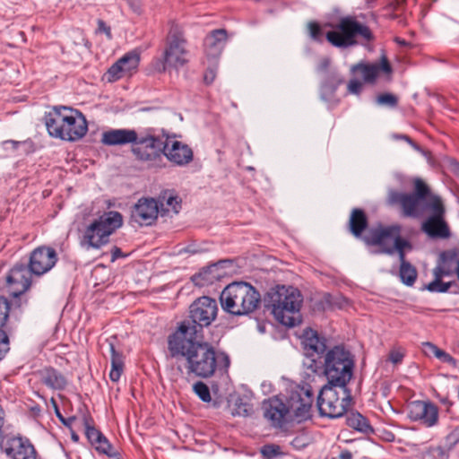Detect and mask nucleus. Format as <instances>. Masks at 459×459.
<instances>
[{"instance_id": "54", "label": "nucleus", "mask_w": 459, "mask_h": 459, "mask_svg": "<svg viewBox=\"0 0 459 459\" xmlns=\"http://www.w3.org/2000/svg\"><path fill=\"white\" fill-rule=\"evenodd\" d=\"M403 359V354L398 351H392L389 354V359L394 364H398V363L402 362Z\"/></svg>"}, {"instance_id": "49", "label": "nucleus", "mask_w": 459, "mask_h": 459, "mask_svg": "<svg viewBox=\"0 0 459 459\" xmlns=\"http://www.w3.org/2000/svg\"><path fill=\"white\" fill-rule=\"evenodd\" d=\"M4 422V411L0 406V451H3L5 442H6V439L9 437V436L5 435L3 430Z\"/></svg>"}, {"instance_id": "17", "label": "nucleus", "mask_w": 459, "mask_h": 459, "mask_svg": "<svg viewBox=\"0 0 459 459\" xmlns=\"http://www.w3.org/2000/svg\"><path fill=\"white\" fill-rule=\"evenodd\" d=\"M264 417L275 429H282L288 423L293 422L285 401L273 396L263 403Z\"/></svg>"}, {"instance_id": "62", "label": "nucleus", "mask_w": 459, "mask_h": 459, "mask_svg": "<svg viewBox=\"0 0 459 459\" xmlns=\"http://www.w3.org/2000/svg\"><path fill=\"white\" fill-rule=\"evenodd\" d=\"M441 402L448 406L452 405V403L448 402L447 398L442 399Z\"/></svg>"}, {"instance_id": "59", "label": "nucleus", "mask_w": 459, "mask_h": 459, "mask_svg": "<svg viewBox=\"0 0 459 459\" xmlns=\"http://www.w3.org/2000/svg\"><path fill=\"white\" fill-rule=\"evenodd\" d=\"M340 459H352V454L349 450H344L341 453Z\"/></svg>"}, {"instance_id": "31", "label": "nucleus", "mask_w": 459, "mask_h": 459, "mask_svg": "<svg viewBox=\"0 0 459 459\" xmlns=\"http://www.w3.org/2000/svg\"><path fill=\"white\" fill-rule=\"evenodd\" d=\"M42 384L53 390H64L67 385L65 377L52 367H46L37 372Z\"/></svg>"}, {"instance_id": "53", "label": "nucleus", "mask_w": 459, "mask_h": 459, "mask_svg": "<svg viewBox=\"0 0 459 459\" xmlns=\"http://www.w3.org/2000/svg\"><path fill=\"white\" fill-rule=\"evenodd\" d=\"M331 65V59L327 56L321 58L317 65L318 72H325Z\"/></svg>"}, {"instance_id": "64", "label": "nucleus", "mask_w": 459, "mask_h": 459, "mask_svg": "<svg viewBox=\"0 0 459 459\" xmlns=\"http://www.w3.org/2000/svg\"><path fill=\"white\" fill-rule=\"evenodd\" d=\"M185 251H186V252H188V253H192V254L196 253V251H195V250H192V249H190V247L186 248V249H185Z\"/></svg>"}, {"instance_id": "13", "label": "nucleus", "mask_w": 459, "mask_h": 459, "mask_svg": "<svg viewBox=\"0 0 459 459\" xmlns=\"http://www.w3.org/2000/svg\"><path fill=\"white\" fill-rule=\"evenodd\" d=\"M430 215L422 222L421 230L432 239H446L451 236L450 229L445 220L446 208L439 195L430 196L426 203Z\"/></svg>"}, {"instance_id": "36", "label": "nucleus", "mask_w": 459, "mask_h": 459, "mask_svg": "<svg viewBox=\"0 0 459 459\" xmlns=\"http://www.w3.org/2000/svg\"><path fill=\"white\" fill-rule=\"evenodd\" d=\"M346 423L349 427L357 431L368 434L373 432L368 420L359 412H351L346 417Z\"/></svg>"}, {"instance_id": "47", "label": "nucleus", "mask_w": 459, "mask_h": 459, "mask_svg": "<svg viewBox=\"0 0 459 459\" xmlns=\"http://www.w3.org/2000/svg\"><path fill=\"white\" fill-rule=\"evenodd\" d=\"M280 447L275 445H265L262 447L261 453L266 459H272L279 454Z\"/></svg>"}, {"instance_id": "6", "label": "nucleus", "mask_w": 459, "mask_h": 459, "mask_svg": "<svg viewBox=\"0 0 459 459\" xmlns=\"http://www.w3.org/2000/svg\"><path fill=\"white\" fill-rule=\"evenodd\" d=\"M123 215L117 211L103 212L85 228L82 245L100 249L109 242V237L123 226Z\"/></svg>"}, {"instance_id": "63", "label": "nucleus", "mask_w": 459, "mask_h": 459, "mask_svg": "<svg viewBox=\"0 0 459 459\" xmlns=\"http://www.w3.org/2000/svg\"><path fill=\"white\" fill-rule=\"evenodd\" d=\"M72 439H73L74 441H78V440H79V437H78V435H77V434H75V433H72Z\"/></svg>"}, {"instance_id": "5", "label": "nucleus", "mask_w": 459, "mask_h": 459, "mask_svg": "<svg viewBox=\"0 0 459 459\" xmlns=\"http://www.w3.org/2000/svg\"><path fill=\"white\" fill-rule=\"evenodd\" d=\"M354 359L342 346H334L323 356L322 367L328 384L345 387L353 376Z\"/></svg>"}, {"instance_id": "39", "label": "nucleus", "mask_w": 459, "mask_h": 459, "mask_svg": "<svg viewBox=\"0 0 459 459\" xmlns=\"http://www.w3.org/2000/svg\"><path fill=\"white\" fill-rule=\"evenodd\" d=\"M433 274L435 279L426 286V289L430 292H446L449 290L451 283L443 282L441 279L446 276L436 270H433Z\"/></svg>"}, {"instance_id": "15", "label": "nucleus", "mask_w": 459, "mask_h": 459, "mask_svg": "<svg viewBox=\"0 0 459 459\" xmlns=\"http://www.w3.org/2000/svg\"><path fill=\"white\" fill-rule=\"evenodd\" d=\"M306 360L304 365L314 373H318L322 367L323 356L327 351L326 339L311 328L304 330L301 335Z\"/></svg>"}, {"instance_id": "41", "label": "nucleus", "mask_w": 459, "mask_h": 459, "mask_svg": "<svg viewBox=\"0 0 459 459\" xmlns=\"http://www.w3.org/2000/svg\"><path fill=\"white\" fill-rule=\"evenodd\" d=\"M307 29L309 36L314 41L318 43H322L324 41L325 33L323 31V28L317 22H308Z\"/></svg>"}, {"instance_id": "34", "label": "nucleus", "mask_w": 459, "mask_h": 459, "mask_svg": "<svg viewBox=\"0 0 459 459\" xmlns=\"http://www.w3.org/2000/svg\"><path fill=\"white\" fill-rule=\"evenodd\" d=\"M368 225V217L365 212L359 208H354L350 216L349 229L356 238H363L362 233Z\"/></svg>"}, {"instance_id": "50", "label": "nucleus", "mask_w": 459, "mask_h": 459, "mask_svg": "<svg viewBox=\"0 0 459 459\" xmlns=\"http://www.w3.org/2000/svg\"><path fill=\"white\" fill-rule=\"evenodd\" d=\"M98 28L96 30L97 33H103L106 35L108 39H112L113 36L111 33V28L107 25V23L99 19L97 21Z\"/></svg>"}, {"instance_id": "25", "label": "nucleus", "mask_w": 459, "mask_h": 459, "mask_svg": "<svg viewBox=\"0 0 459 459\" xmlns=\"http://www.w3.org/2000/svg\"><path fill=\"white\" fill-rule=\"evenodd\" d=\"M139 63L140 53L137 50L127 52L109 67L108 70V80L115 81L121 78L124 74L136 69Z\"/></svg>"}, {"instance_id": "48", "label": "nucleus", "mask_w": 459, "mask_h": 459, "mask_svg": "<svg viewBox=\"0 0 459 459\" xmlns=\"http://www.w3.org/2000/svg\"><path fill=\"white\" fill-rule=\"evenodd\" d=\"M362 87L363 83L360 81L352 79L349 82L347 89L349 93L359 95L362 91Z\"/></svg>"}, {"instance_id": "16", "label": "nucleus", "mask_w": 459, "mask_h": 459, "mask_svg": "<svg viewBox=\"0 0 459 459\" xmlns=\"http://www.w3.org/2000/svg\"><path fill=\"white\" fill-rule=\"evenodd\" d=\"M166 142L159 136L147 134L138 136L134 143L132 152L137 160L150 162L152 166H158L162 160Z\"/></svg>"}, {"instance_id": "11", "label": "nucleus", "mask_w": 459, "mask_h": 459, "mask_svg": "<svg viewBox=\"0 0 459 459\" xmlns=\"http://www.w3.org/2000/svg\"><path fill=\"white\" fill-rule=\"evenodd\" d=\"M187 62L186 39L178 25H172L167 37L162 58L152 63L156 72L163 73L167 68H179Z\"/></svg>"}, {"instance_id": "20", "label": "nucleus", "mask_w": 459, "mask_h": 459, "mask_svg": "<svg viewBox=\"0 0 459 459\" xmlns=\"http://www.w3.org/2000/svg\"><path fill=\"white\" fill-rule=\"evenodd\" d=\"M31 274L28 265L16 264L5 277L6 291L14 298L27 291L31 285Z\"/></svg>"}, {"instance_id": "4", "label": "nucleus", "mask_w": 459, "mask_h": 459, "mask_svg": "<svg viewBox=\"0 0 459 459\" xmlns=\"http://www.w3.org/2000/svg\"><path fill=\"white\" fill-rule=\"evenodd\" d=\"M220 301L225 312L233 316H245L259 307L261 295L250 283L234 281L224 288Z\"/></svg>"}, {"instance_id": "44", "label": "nucleus", "mask_w": 459, "mask_h": 459, "mask_svg": "<svg viewBox=\"0 0 459 459\" xmlns=\"http://www.w3.org/2000/svg\"><path fill=\"white\" fill-rule=\"evenodd\" d=\"M377 103L380 106L395 108L398 104V98L392 93H383L377 97Z\"/></svg>"}, {"instance_id": "33", "label": "nucleus", "mask_w": 459, "mask_h": 459, "mask_svg": "<svg viewBox=\"0 0 459 459\" xmlns=\"http://www.w3.org/2000/svg\"><path fill=\"white\" fill-rule=\"evenodd\" d=\"M110 351L111 369L109 372V378L113 382H118L124 372L125 358L122 352L116 350L115 345L111 340H108Z\"/></svg>"}, {"instance_id": "29", "label": "nucleus", "mask_w": 459, "mask_h": 459, "mask_svg": "<svg viewBox=\"0 0 459 459\" xmlns=\"http://www.w3.org/2000/svg\"><path fill=\"white\" fill-rule=\"evenodd\" d=\"M343 82V78L337 71L329 72L320 86L321 99L329 103H337L338 100L335 97V92Z\"/></svg>"}, {"instance_id": "57", "label": "nucleus", "mask_w": 459, "mask_h": 459, "mask_svg": "<svg viewBox=\"0 0 459 459\" xmlns=\"http://www.w3.org/2000/svg\"><path fill=\"white\" fill-rule=\"evenodd\" d=\"M393 138L396 139V140L405 141L408 143H411V138L409 137L408 135H406V134H394Z\"/></svg>"}, {"instance_id": "19", "label": "nucleus", "mask_w": 459, "mask_h": 459, "mask_svg": "<svg viewBox=\"0 0 459 459\" xmlns=\"http://www.w3.org/2000/svg\"><path fill=\"white\" fill-rule=\"evenodd\" d=\"M57 260V253L53 247L41 246L30 253L28 266L32 274L41 276L49 272Z\"/></svg>"}, {"instance_id": "28", "label": "nucleus", "mask_w": 459, "mask_h": 459, "mask_svg": "<svg viewBox=\"0 0 459 459\" xmlns=\"http://www.w3.org/2000/svg\"><path fill=\"white\" fill-rule=\"evenodd\" d=\"M137 141V133L134 129H110L102 133L101 143L108 146L126 145Z\"/></svg>"}, {"instance_id": "18", "label": "nucleus", "mask_w": 459, "mask_h": 459, "mask_svg": "<svg viewBox=\"0 0 459 459\" xmlns=\"http://www.w3.org/2000/svg\"><path fill=\"white\" fill-rule=\"evenodd\" d=\"M160 214L159 201L153 197H141L131 210V220L140 226H152Z\"/></svg>"}, {"instance_id": "40", "label": "nucleus", "mask_w": 459, "mask_h": 459, "mask_svg": "<svg viewBox=\"0 0 459 459\" xmlns=\"http://www.w3.org/2000/svg\"><path fill=\"white\" fill-rule=\"evenodd\" d=\"M11 302L4 296H0V331L5 325L10 314Z\"/></svg>"}, {"instance_id": "35", "label": "nucleus", "mask_w": 459, "mask_h": 459, "mask_svg": "<svg viewBox=\"0 0 459 459\" xmlns=\"http://www.w3.org/2000/svg\"><path fill=\"white\" fill-rule=\"evenodd\" d=\"M405 252H403V256L398 255L400 261L399 275L402 282L407 286H412L417 279L416 268L405 259Z\"/></svg>"}, {"instance_id": "1", "label": "nucleus", "mask_w": 459, "mask_h": 459, "mask_svg": "<svg viewBox=\"0 0 459 459\" xmlns=\"http://www.w3.org/2000/svg\"><path fill=\"white\" fill-rule=\"evenodd\" d=\"M172 332L167 338L169 356L172 359H185L188 373L201 378L213 377L217 371H226L230 364V357L217 351L208 342L198 337H184V330Z\"/></svg>"}, {"instance_id": "32", "label": "nucleus", "mask_w": 459, "mask_h": 459, "mask_svg": "<svg viewBox=\"0 0 459 459\" xmlns=\"http://www.w3.org/2000/svg\"><path fill=\"white\" fill-rule=\"evenodd\" d=\"M156 201H159L161 216L168 215L170 212L178 213L181 209V199L169 190L161 192Z\"/></svg>"}, {"instance_id": "37", "label": "nucleus", "mask_w": 459, "mask_h": 459, "mask_svg": "<svg viewBox=\"0 0 459 459\" xmlns=\"http://www.w3.org/2000/svg\"><path fill=\"white\" fill-rule=\"evenodd\" d=\"M425 346L429 349V351L432 352L433 355L440 361L448 364L453 368L459 371V361L452 357L449 353L439 349L437 345L431 342H426Z\"/></svg>"}, {"instance_id": "27", "label": "nucleus", "mask_w": 459, "mask_h": 459, "mask_svg": "<svg viewBox=\"0 0 459 459\" xmlns=\"http://www.w3.org/2000/svg\"><path fill=\"white\" fill-rule=\"evenodd\" d=\"M437 272L445 276L459 275V249L451 248L441 252L438 255Z\"/></svg>"}, {"instance_id": "42", "label": "nucleus", "mask_w": 459, "mask_h": 459, "mask_svg": "<svg viewBox=\"0 0 459 459\" xmlns=\"http://www.w3.org/2000/svg\"><path fill=\"white\" fill-rule=\"evenodd\" d=\"M194 392L203 402L211 401L210 389L206 384L202 381L196 382L193 386Z\"/></svg>"}, {"instance_id": "2", "label": "nucleus", "mask_w": 459, "mask_h": 459, "mask_svg": "<svg viewBox=\"0 0 459 459\" xmlns=\"http://www.w3.org/2000/svg\"><path fill=\"white\" fill-rule=\"evenodd\" d=\"M48 134L64 141L75 142L88 132V123L84 115L66 106L53 107L44 117Z\"/></svg>"}, {"instance_id": "52", "label": "nucleus", "mask_w": 459, "mask_h": 459, "mask_svg": "<svg viewBox=\"0 0 459 459\" xmlns=\"http://www.w3.org/2000/svg\"><path fill=\"white\" fill-rule=\"evenodd\" d=\"M56 417L59 419V420L66 427H71L72 423L75 420V417H69L65 418L61 412L58 411V409H56Z\"/></svg>"}, {"instance_id": "21", "label": "nucleus", "mask_w": 459, "mask_h": 459, "mask_svg": "<svg viewBox=\"0 0 459 459\" xmlns=\"http://www.w3.org/2000/svg\"><path fill=\"white\" fill-rule=\"evenodd\" d=\"M407 411L412 421H420L427 428L434 427L438 422V408L429 401H412L408 404Z\"/></svg>"}, {"instance_id": "10", "label": "nucleus", "mask_w": 459, "mask_h": 459, "mask_svg": "<svg viewBox=\"0 0 459 459\" xmlns=\"http://www.w3.org/2000/svg\"><path fill=\"white\" fill-rule=\"evenodd\" d=\"M365 41L374 39L368 26L359 22L355 16H345L333 26V30L325 33V39L333 47L347 48L357 44V38Z\"/></svg>"}, {"instance_id": "7", "label": "nucleus", "mask_w": 459, "mask_h": 459, "mask_svg": "<svg viewBox=\"0 0 459 459\" xmlns=\"http://www.w3.org/2000/svg\"><path fill=\"white\" fill-rule=\"evenodd\" d=\"M433 195L425 182L417 178L414 181L413 192L405 193L390 190L387 202L390 205H398L403 217L418 219L428 211L426 203Z\"/></svg>"}, {"instance_id": "45", "label": "nucleus", "mask_w": 459, "mask_h": 459, "mask_svg": "<svg viewBox=\"0 0 459 459\" xmlns=\"http://www.w3.org/2000/svg\"><path fill=\"white\" fill-rule=\"evenodd\" d=\"M459 443V425L454 428L445 437L444 445L452 451Z\"/></svg>"}, {"instance_id": "56", "label": "nucleus", "mask_w": 459, "mask_h": 459, "mask_svg": "<svg viewBox=\"0 0 459 459\" xmlns=\"http://www.w3.org/2000/svg\"><path fill=\"white\" fill-rule=\"evenodd\" d=\"M215 78V72L213 69H209L205 72L204 80L207 84L212 83L214 81Z\"/></svg>"}, {"instance_id": "55", "label": "nucleus", "mask_w": 459, "mask_h": 459, "mask_svg": "<svg viewBox=\"0 0 459 459\" xmlns=\"http://www.w3.org/2000/svg\"><path fill=\"white\" fill-rule=\"evenodd\" d=\"M126 255H125L121 248L118 247H113L111 249V262H115L118 258L126 257Z\"/></svg>"}, {"instance_id": "3", "label": "nucleus", "mask_w": 459, "mask_h": 459, "mask_svg": "<svg viewBox=\"0 0 459 459\" xmlns=\"http://www.w3.org/2000/svg\"><path fill=\"white\" fill-rule=\"evenodd\" d=\"M302 301L300 291L291 286H276L264 297L265 307L271 309L279 323L288 327H293L301 322Z\"/></svg>"}, {"instance_id": "23", "label": "nucleus", "mask_w": 459, "mask_h": 459, "mask_svg": "<svg viewBox=\"0 0 459 459\" xmlns=\"http://www.w3.org/2000/svg\"><path fill=\"white\" fill-rule=\"evenodd\" d=\"M166 148H164L163 156L168 160L178 166H185L190 163L194 159L192 149L186 143L166 137Z\"/></svg>"}, {"instance_id": "60", "label": "nucleus", "mask_w": 459, "mask_h": 459, "mask_svg": "<svg viewBox=\"0 0 459 459\" xmlns=\"http://www.w3.org/2000/svg\"><path fill=\"white\" fill-rule=\"evenodd\" d=\"M202 274H198V275H195L193 277V281L195 282V284H198V285H202L203 283H201L200 281H198V280L201 278Z\"/></svg>"}, {"instance_id": "26", "label": "nucleus", "mask_w": 459, "mask_h": 459, "mask_svg": "<svg viewBox=\"0 0 459 459\" xmlns=\"http://www.w3.org/2000/svg\"><path fill=\"white\" fill-rule=\"evenodd\" d=\"M228 33L224 29L212 30L204 40V53L208 58L218 59L227 43Z\"/></svg>"}, {"instance_id": "58", "label": "nucleus", "mask_w": 459, "mask_h": 459, "mask_svg": "<svg viewBox=\"0 0 459 459\" xmlns=\"http://www.w3.org/2000/svg\"><path fill=\"white\" fill-rule=\"evenodd\" d=\"M409 144L418 152H420L424 155H426V152L419 145L417 144L415 142L412 141V139L411 140V143H409Z\"/></svg>"}, {"instance_id": "14", "label": "nucleus", "mask_w": 459, "mask_h": 459, "mask_svg": "<svg viewBox=\"0 0 459 459\" xmlns=\"http://www.w3.org/2000/svg\"><path fill=\"white\" fill-rule=\"evenodd\" d=\"M285 402L293 421L301 423L311 419L314 392L310 385L295 386L290 390Z\"/></svg>"}, {"instance_id": "38", "label": "nucleus", "mask_w": 459, "mask_h": 459, "mask_svg": "<svg viewBox=\"0 0 459 459\" xmlns=\"http://www.w3.org/2000/svg\"><path fill=\"white\" fill-rule=\"evenodd\" d=\"M450 450L444 444L430 446L420 455V459H449Z\"/></svg>"}, {"instance_id": "9", "label": "nucleus", "mask_w": 459, "mask_h": 459, "mask_svg": "<svg viewBox=\"0 0 459 459\" xmlns=\"http://www.w3.org/2000/svg\"><path fill=\"white\" fill-rule=\"evenodd\" d=\"M402 226L398 223L378 226L370 230L369 233L362 238L368 246L379 247L381 253L403 256V252L412 249L411 243L402 237Z\"/></svg>"}, {"instance_id": "46", "label": "nucleus", "mask_w": 459, "mask_h": 459, "mask_svg": "<svg viewBox=\"0 0 459 459\" xmlns=\"http://www.w3.org/2000/svg\"><path fill=\"white\" fill-rule=\"evenodd\" d=\"M9 350V337L4 331H0V360L4 359Z\"/></svg>"}, {"instance_id": "24", "label": "nucleus", "mask_w": 459, "mask_h": 459, "mask_svg": "<svg viewBox=\"0 0 459 459\" xmlns=\"http://www.w3.org/2000/svg\"><path fill=\"white\" fill-rule=\"evenodd\" d=\"M392 66L385 56H382L380 63H358L351 67V72H360L364 82L374 84L380 72L392 74Z\"/></svg>"}, {"instance_id": "43", "label": "nucleus", "mask_w": 459, "mask_h": 459, "mask_svg": "<svg viewBox=\"0 0 459 459\" xmlns=\"http://www.w3.org/2000/svg\"><path fill=\"white\" fill-rule=\"evenodd\" d=\"M251 411L249 403L244 402L241 398H238L234 403V408L232 411L233 416H247Z\"/></svg>"}, {"instance_id": "12", "label": "nucleus", "mask_w": 459, "mask_h": 459, "mask_svg": "<svg viewBox=\"0 0 459 459\" xmlns=\"http://www.w3.org/2000/svg\"><path fill=\"white\" fill-rule=\"evenodd\" d=\"M335 387L328 383L322 387L317 397V408L321 416L332 419L340 418L351 405V396L347 385L341 387L342 397Z\"/></svg>"}, {"instance_id": "30", "label": "nucleus", "mask_w": 459, "mask_h": 459, "mask_svg": "<svg viewBox=\"0 0 459 459\" xmlns=\"http://www.w3.org/2000/svg\"><path fill=\"white\" fill-rule=\"evenodd\" d=\"M85 434L89 442L95 446L96 450L109 457L117 455L106 437L100 430L91 426L87 420H85Z\"/></svg>"}, {"instance_id": "61", "label": "nucleus", "mask_w": 459, "mask_h": 459, "mask_svg": "<svg viewBox=\"0 0 459 459\" xmlns=\"http://www.w3.org/2000/svg\"><path fill=\"white\" fill-rule=\"evenodd\" d=\"M5 143H10L13 149H16L20 143L15 141H7Z\"/></svg>"}, {"instance_id": "22", "label": "nucleus", "mask_w": 459, "mask_h": 459, "mask_svg": "<svg viewBox=\"0 0 459 459\" xmlns=\"http://www.w3.org/2000/svg\"><path fill=\"white\" fill-rule=\"evenodd\" d=\"M3 451L11 459H36L37 453L34 446L28 438L9 437Z\"/></svg>"}, {"instance_id": "51", "label": "nucleus", "mask_w": 459, "mask_h": 459, "mask_svg": "<svg viewBox=\"0 0 459 459\" xmlns=\"http://www.w3.org/2000/svg\"><path fill=\"white\" fill-rule=\"evenodd\" d=\"M290 445L299 450L304 448L307 446L306 440L303 437H296L293 438V440L290 442Z\"/></svg>"}, {"instance_id": "8", "label": "nucleus", "mask_w": 459, "mask_h": 459, "mask_svg": "<svg viewBox=\"0 0 459 459\" xmlns=\"http://www.w3.org/2000/svg\"><path fill=\"white\" fill-rule=\"evenodd\" d=\"M218 305L214 299L204 296L197 299L189 307V316L182 321L174 332L185 328L184 337H202L204 327L211 325L216 319Z\"/></svg>"}]
</instances>
